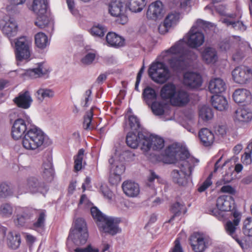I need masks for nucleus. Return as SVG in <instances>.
Wrapping results in <instances>:
<instances>
[{"label":"nucleus","mask_w":252,"mask_h":252,"mask_svg":"<svg viewBox=\"0 0 252 252\" xmlns=\"http://www.w3.org/2000/svg\"><path fill=\"white\" fill-rule=\"evenodd\" d=\"M206 23L198 19L184 37L176 42L169 49L161 53L158 56L159 61L153 63L148 69L151 79L158 84H163L171 77V72L164 62H167L174 71H180L187 66V60L196 58V55L186 48L188 46L196 48L204 42V35L197 28H204Z\"/></svg>","instance_id":"nucleus-1"},{"label":"nucleus","mask_w":252,"mask_h":252,"mask_svg":"<svg viewBox=\"0 0 252 252\" xmlns=\"http://www.w3.org/2000/svg\"><path fill=\"white\" fill-rule=\"evenodd\" d=\"M165 162L175 163L179 169H174L171 173L172 181L180 186H185L190 179L195 163L198 160L189 156L188 151L182 150L174 145H170L165 151Z\"/></svg>","instance_id":"nucleus-2"},{"label":"nucleus","mask_w":252,"mask_h":252,"mask_svg":"<svg viewBox=\"0 0 252 252\" xmlns=\"http://www.w3.org/2000/svg\"><path fill=\"white\" fill-rule=\"evenodd\" d=\"M91 213L101 232L114 236L121 232L119 219L103 214L96 207L91 208Z\"/></svg>","instance_id":"nucleus-3"},{"label":"nucleus","mask_w":252,"mask_h":252,"mask_svg":"<svg viewBox=\"0 0 252 252\" xmlns=\"http://www.w3.org/2000/svg\"><path fill=\"white\" fill-rule=\"evenodd\" d=\"M46 134L35 126H31L24 135L22 145L29 150H35L41 148L45 143Z\"/></svg>","instance_id":"nucleus-4"},{"label":"nucleus","mask_w":252,"mask_h":252,"mask_svg":"<svg viewBox=\"0 0 252 252\" xmlns=\"http://www.w3.org/2000/svg\"><path fill=\"white\" fill-rule=\"evenodd\" d=\"M234 202L231 196H220L217 199L216 205H211L208 208L207 213L222 220L225 217V212L231 210Z\"/></svg>","instance_id":"nucleus-5"},{"label":"nucleus","mask_w":252,"mask_h":252,"mask_svg":"<svg viewBox=\"0 0 252 252\" xmlns=\"http://www.w3.org/2000/svg\"><path fill=\"white\" fill-rule=\"evenodd\" d=\"M88 237L87 224L82 218H78L74 221L73 228L70 229L68 240H71L76 245L85 244Z\"/></svg>","instance_id":"nucleus-6"},{"label":"nucleus","mask_w":252,"mask_h":252,"mask_svg":"<svg viewBox=\"0 0 252 252\" xmlns=\"http://www.w3.org/2000/svg\"><path fill=\"white\" fill-rule=\"evenodd\" d=\"M233 220H229L226 222L224 227L226 233L235 240L238 244L243 247L244 243L241 238V233L239 229V224L241 220V215L237 211L232 213Z\"/></svg>","instance_id":"nucleus-7"},{"label":"nucleus","mask_w":252,"mask_h":252,"mask_svg":"<svg viewBox=\"0 0 252 252\" xmlns=\"http://www.w3.org/2000/svg\"><path fill=\"white\" fill-rule=\"evenodd\" d=\"M139 138H142L141 149L144 152H147L151 149L154 150H159L164 147V140L157 135L148 133H139Z\"/></svg>","instance_id":"nucleus-8"},{"label":"nucleus","mask_w":252,"mask_h":252,"mask_svg":"<svg viewBox=\"0 0 252 252\" xmlns=\"http://www.w3.org/2000/svg\"><path fill=\"white\" fill-rule=\"evenodd\" d=\"M108 10L111 16L117 18L116 21L119 24L124 25L127 22L126 7L121 0H112L109 4Z\"/></svg>","instance_id":"nucleus-9"},{"label":"nucleus","mask_w":252,"mask_h":252,"mask_svg":"<svg viewBox=\"0 0 252 252\" xmlns=\"http://www.w3.org/2000/svg\"><path fill=\"white\" fill-rule=\"evenodd\" d=\"M189 241L191 248L194 252H203L212 244L210 237L197 233L192 234Z\"/></svg>","instance_id":"nucleus-10"},{"label":"nucleus","mask_w":252,"mask_h":252,"mask_svg":"<svg viewBox=\"0 0 252 252\" xmlns=\"http://www.w3.org/2000/svg\"><path fill=\"white\" fill-rule=\"evenodd\" d=\"M30 42L26 37L18 38L15 42V54L17 61L28 59L30 57Z\"/></svg>","instance_id":"nucleus-11"},{"label":"nucleus","mask_w":252,"mask_h":252,"mask_svg":"<svg viewBox=\"0 0 252 252\" xmlns=\"http://www.w3.org/2000/svg\"><path fill=\"white\" fill-rule=\"evenodd\" d=\"M26 187L28 191L31 193H41L43 195L47 193L49 189L45 182L39 181L38 178L33 176L27 179Z\"/></svg>","instance_id":"nucleus-12"},{"label":"nucleus","mask_w":252,"mask_h":252,"mask_svg":"<svg viewBox=\"0 0 252 252\" xmlns=\"http://www.w3.org/2000/svg\"><path fill=\"white\" fill-rule=\"evenodd\" d=\"M232 78L237 83H246L252 77V70L246 66H239L235 67L232 71Z\"/></svg>","instance_id":"nucleus-13"},{"label":"nucleus","mask_w":252,"mask_h":252,"mask_svg":"<svg viewBox=\"0 0 252 252\" xmlns=\"http://www.w3.org/2000/svg\"><path fill=\"white\" fill-rule=\"evenodd\" d=\"M17 28V23L12 18L5 17L0 20V28L3 33L9 38L16 35Z\"/></svg>","instance_id":"nucleus-14"},{"label":"nucleus","mask_w":252,"mask_h":252,"mask_svg":"<svg viewBox=\"0 0 252 252\" xmlns=\"http://www.w3.org/2000/svg\"><path fill=\"white\" fill-rule=\"evenodd\" d=\"M32 126L27 125L22 119H16L13 123L11 128V135L13 139L18 140L21 138Z\"/></svg>","instance_id":"nucleus-15"},{"label":"nucleus","mask_w":252,"mask_h":252,"mask_svg":"<svg viewBox=\"0 0 252 252\" xmlns=\"http://www.w3.org/2000/svg\"><path fill=\"white\" fill-rule=\"evenodd\" d=\"M164 9L162 3L157 0L152 3L148 7L147 17L148 19L156 20L160 19L163 15Z\"/></svg>","instance_id":"nucleus-16"},{"label":"nucleus","mask_w":252,"mask_h":252,"mask_svg":"<svg viewBox=\"0 0 252 252\" xmlns=\"http://www.w3.org/2000/svg\"><path fill=\"white\" fill-rule=\"evenodd\" d=\"M184 82L186 85L191 88H198L202 84L201 77L197 73L187 72L184 75Z\"/></svg>","instance_id":"nucleus-17"},{"label":"nucleus","mask_w":252,"mask_h":252,"mask_svg":"<svg viewBox=\"0 0 252 252\" xmlns=\"http://www.w3.org/2000/svg\"><path fill=\"white\" fill-rule=\"evenodd\" d=\"M13 101L19 107L26 109L31 106L32 99L29 92L25 91L20 93Z\"/></svg>","instance_id":"nucleus-18"},{"label":"nucleus","mask_w":252,"mask_h":252,"mask_svg":"<svg viewBox=\"0 0 252 252\" xmlns=\"http://www.w3.org/2000/svg\"><path fill=\"white\" fill-rule=\"evenodd\" d=\"M234 100L237 103L248 104L251 102L252 96L249 91L245 89H238L233 94Z\"/></svg>","instance_id":"nucleus-19"},{"label":"nucleus","mask_w":252,"mask_h":252,"mask_svg":"<svg viewBox=\"0 0 252 252\" xmlns=\"http://www.w3.org/2000/svg\"><path fill=\"white\" fill-rule=\"evenodd\" d=\"M189 95L187 92L183 89H178L171 104L175 106H184L189 102Z\"/></svg>","instance_id":"nucleus-20"},{"label":"nucleus","mask_w":252,"mask_h":252,"mask_svg":"<svg viewBox=\"0 0 252 252\" xmlns=\"http://www.w3.org/2000/svg\"><path fill=\"white\" fill-rule=\"evenodd\" d=\"M122 187L124 193L129 197H136L140 192L138 184L130 180L125 181Z\"/></svg>","instance_id":"nucleus-21"},{"label":"nucleus","mask_w":252,"mask_h":252,"mask_svg":"<svg viewBox=\"0 0 252 252\" xmlns=\"http://www.w3.org/2000/svg\"><path fill=\"white\" fill-rule=\"evenodd\" d=\"M177 90L178 89L175 84L172 82L167 83L162 87L160 96L163 99L169 100L171 102Z\"/></svg>","instance_id":"nucleus-22"},{"label":"nucleus","mask_w":252,"mask_h":252,"mask_svg":"<svg viewBox=\"0 0 252 252\" xmlns=\"http://www.w3.org/2000/svg\"><path fill=\"white\" fill-rule=\"evenodd\" d=\"M226 88L225 82L220 78L212 79L209 83V91L212 94H216V95L224 92Z\"/></svg>","instance_id":"nucleus-23"},{"label":"nucleus","mask_w":252,"mask_h":252,"mask_svg":"<svg viewBox=\"0 0 252 252\" xmlns=\"http://www.w3.org/2000/svg\"><path fill=\"white\" fill-rule=\"evenodd\" d=\"M252 119V113L248 109L239 108L234 114V120L235 122L247 123Z\"/></svg>","instance_id":"nucleus-24"},{"label":"nucleus","mask_w":252,"mask_h":252,"mask_svg":"<svg viewBox=\"0 0 252 252\" xmlns=\"http://www.w3.org/2000/svg\"><path fill=\"white\" fill-rule=\"evenodd\" d=\"M198 136L201 142L206 147L211 145L215 139L214 134L207 128H202L198 133Z\"/></svg>","instance_id":"nucleus-25"},{"label":"nucleus","mask_w":252,"mask_h":252,"mask_svg":"<svg viewBox=\"0 0 252 252\" xmlns=\"http://www.w3.org/2000/svg\"><path fill=\"white\" fill-rule=\"evenodd\" d=\"M203 61L207 64L215 63L218 60L216 50L212 47H206L201 53Z\"/></svg>","instance_id":"nucleus-26"},{"label":"nucleus","mask_w":252,"mask_h":252,"mask_svg":"<svg viewBox=\"0 0 252 252\" xmlns=\"http://www.w3.org/2000/svg\"><path fill=\"white\" fill-rule=\"evenodd\" d=\"M6 243L9 248L13 250L17 249L21 244L20 234L16 232H9L6 237Z\"/></svg>","instance_id":"nucleus-27"},{"label":"nucleus","mask_w":252,"mask_h":252,"mask_svg":"<svg viewBox=\"0 0 252 252\" xmlns=\"http://www.w3.org/2000/svg\"><path fill=\"white\" fill-rule=\"evenodd\" d=\"M146 133L144 131L138 132V134L136 135L135 133L132 132H129L127 133L126 138V142L127 145L131 147V148H136L139 144H141L142 146V138H139V133Z\"/></svg>","instance_id":"nucleus-28"},{"label":"nucleus","mask_w":252,"mask_h":252,"mask_svg":"<svg viewBox=\"0 0 252 252\" xmlns=\"http://www.w3.org/2000/svg\"><path fill=\"white\" fill-rule=\"evenodd\" d=\"M41 175L46 181H51L53 178L54 169L52 163L50 160L44 161L42 167Z\"/></svg>","instance_id":"nucleus-29"},{"label":"nucleus","mask_w":252,"mask_h":252,"mask_svg":"<svg viewBox=\"0 0 252 252\" xmlns=\"http://www.w3.org/2000/svg\"><path fill=\"white\" fill-rule=\"evenodd\" d=\"M211 103L213 106L220 111H223L228 107L227 101L225 97L220 95L212 96Z\"/></svg>","instance_id":"nucleus-30"},{"label":"nucleus","mask_w":252,"mask_h":252,"mask_svg":"<svg viewBox=\"0 0 252 252\" xmlns=\"http://www.w3.org/2000/svg\"><path fill=\"white\" fill-rule=\"evenodd\" d=\"M47 8V0H34L32 10L38 16L45 15Z\"/></svg>","instance_id":"nucleus-31"},{"label":"nucleus","mask_w":252,"mask_h":252,"mask_svg":"<svg viewBox=\"0 0 252 252\" xmlns=\"http://www.w3.org/2000/svg\"><path fill=\"white\" fill-rule=\"evenodd\" d=\"M142 97L146 103L150 106L151 104L156 100L157 94L155 89L148 86L144 89Z\"/></svg>","instance_id":"nucleus-32"},{"label":"nucleus","mask_w":252,"mask_h":252,"mask_svg":"<svg viewBox=\"0 0 252 252\" xmlns=\"http://www.w3.org/2000/svg\"><path fill=\"white\" fill-rule=\"evenodd\" d=\"M106 39L108 44L113 47L122 46L124 44V39L114 32H109Z\"/></svg>","instance_id":"nucleus-33"},{"label":"nucleus","mask_w":252,"mask_h":252,"mask_svg":"<svg viewBox=\"0 0 252 252\" xmlns=\"http://www.w3.org/2000/svg\"><path fill=\"white\" fill-rule=\"evenodd\" d=\"M34 41L36 46L40 49L45 48L49 44L47 36L42 32L34 35Z\"/></svg>","instance_id":"nucleus-34"},{"label":"nucleus","mask_w":252,"mask_h":252,"mask_svg":"<svg viewBox=\"0 0 252 252\" xmlns=\"http://www.w3.org/2000/svg\"><path fill=\"white\" fill-rule=\"evenodd\" d=\"M45 210H40L37 218V220L33 224L32 228L39 232L42 231L45 226Z\"/></svg>","instance_id":"nucleus-35"},{"label":"nucleus","mask_w":252,"mask_h":252,"mask_svg":"<svg viewBox=\"0 0 252 252\" xmlns=\"http://www.w3.org/2000/svg\"><path fill=\"white\" fill-rule=\"evenodd\" d=\"M241 17V16H239L237 21L230 20L228 18H224L222 20V22L225 24L227 26H231L232 27L236 30L244 31L246 30V26L242 22L239 20Z\"/></svg>","instance_id":"nucleus-36"},{"label":"nucleus","mask_w":252,"mask_h":252,"mask_svg":"<svg viewBox=\"0 0 252 252\" xmlns=\"http://www.w3.org/2000/svg\"><path fill=\"white\" fill-rule=\"evenodd\" d=\"M32 216V214L27 210H24L22 213L18 214L14 220V223L18 226H23Z\"/></svg>","instance_id":"nucleus-37"},{"label":"nucleus","mask_w":252,"mask_h":252,"mask_svg":"<svg viewBox=\"0 0 252 252\" xmlns=\"http://www.w3.org/2000/svg\"><path fill=\"white\" fill-rule=\"evenodd\" d=\"M48 72V69L45 67L42 63H39L36 68L28 70L27 73L34 77H40Z\"/></svg>","instance_id":"nucleus-38"},{"label":"nucleus","mask_w":252,"mask_h":252,"mask_svg":"<svg viewBox=\"0 0 252 252\" xmlns=\"http://www.w3.org/2000/svg\"><path fill=\"white\" fill-rule=\"evenodd\" d=\"M146 0H129L128 7L133 12H139L146 5Z\"/></svg>","instance_id":"nucleus-39"},{"label":"nucleus","mask_w":252,"mask_h":252,"mask_svg":"<svg viewBox=\"0 0 252 252\" xmlns=\"http://www.w3.org/2000/svg\"><path fill=\"white\" fill-rule=\"evenodd\" d=\"M180 15L176 12H171L166 17L164 22L167 26L171 28L175 26L179 22Z\"/></svg>","instance_id":"nucleus-40"},{"label":"nucleus","mask_w":252,"mask_h":252,"mask_svg":"<svg viewBox=\"0 0 252 252\" xmlns=\"http://www.w3.org/2000/svg\"><path fill=\"white\" fill-rule=\"evenodd\" d=\"M13 212L12 205L8 203H4L0 206V215L3 218L10 217Z\"/></svg>","instance_id":"nucleus-41"},{"label":"nucleus","mask_w":252,"mask_h":252,"mask_svg":"<svg viewBox=\"0 0 252 252\" xmlns=\"http://www.w3.org/2000/svg\"><path fill=\"white\" fill-rule=\"evenodd\" d=\"M13 194L12 188L6 183H2L0 184V197L5 198Z\"/></svg>","instance_id":"nucleus-42"},{"label":"nucleus","mask_w":252,"mask_h":252,"mask_svg":"<svg viewBox=\"0 0 252 252\" xmlns=\"http://www.w3.org/2000/svg\"><path fill=\"white\" fill-rule=\"evenodd\" d=\"M199 116L200 118L203 120L208 121L213 118V114L212 109L210 107L204 105L200 108Z\"/></svg>","instance_id":"nucleus-43"},{"label":"nucleus","mask_w":252,"mask_h":252,"mask_svg":"<svg viewBox=\"0 0 252 252\" xmlns=\"http://www.w3.org/2000/svg\"><path fill=\"white\" fill-rule=\"evenodd\" d=\"M153 113L157 116L162 115L164 113L165 105L160 102L154 101L150 105Z\"/></svg>","instance_id":"nucleus-44"},{"label":"nucleus","mask_w":252,"mask_h":252,"mask_svg":"<svg viewBox=\"0 0 252 252\" xmlns=\"http://www.w3.org/2000/svg\"><path fill=\"white\" fill-rule=\"evenodd\" d=\"M93 116V108H91L86 112L84 117L83 127L85 130H91L94 128V126L92 124Z\"/></svg>","instance_id":"nucleus-45"},{"label":"nucleus","mask_w":252,"mask_h":252,"mask_svg":"<svg viewBox=\"0 0 252 252\" xmlns=\"http://www.w3.org/2000/svg\"><path fill=\"white\" fill-rule=\"evenodd\" d=\"M84 152V150L81 149L79 150L77 155L74 157V169L76 171H79L82 168V163Z\"/></svg>","instance_id":"nucleus-46"},{"label":"nucleus","mask_w":252,"mask_h":252,"mask_svg":"<svg viewBox=\"0 0 252 252\" xmlns=\"http://www.w3.org/2000/svg\"><path fill=\"white\" fill-rule=\"evenodd\" d=\"M54 95V92L48 89H39L36 92V97L40 101H42L44 98L52 97Z\"/></svg>","instance_id":"nucleus-47"},{"label":"nucleus","mask_w":252,"mask_h":252,"mask_svg":"<svg viewBox=\"0 0 252 252\" xmlns=\"http://www.w3.org/2000/svg\"><path fill=\"white\" fill-rule=\"evenodd\" d=\"M106 32V28L100 24L94 26L91 30V34L94 36L98 37L103 36Z\"/></svg>","instance_id":"nucleus-48"},{"label":"nucleus","mask_w":252,"mask_h":252,"mask_svg":"<svg viewBox=\"0 0 252 252\" xmlns=\"http://www.w3.org/2000/svg\"><path fill=\"white\" fill-rule=\"evenodd\" d=\"M244 234L249 237H252V218H247L243 222Z\"/></svg>","instance_id":"nucleus-49"},{"label":"nucleus","mask_w":252,"mask_h":252,"mask_svg":"<svg viewBox=\"0 0 252 252\" xmlns=\"http://www.w3.org/2000/svg\"><path fill=\"white\" fill-rule=\"evenodd\" d=\"M128 123L130 128L133 130H137L140 127L139 120L134 115H130L128 117Z\"/></svg>","instance_id":"nucleus-50"},{"label":"nucleus","mask_w":252,"mask_h":252,"mask_svg":"<svg viewBox=\"0 0 252 252\" xmlns=\"http://www.w3.org/2000/svg\"><path fill=\"white\" fill-rule=\"evenodd\" d=\"M96 56L95 51L87 53L81 59V63L85 65H90L93 63Z\"/></svg>","instance_id":"nucleus-51"},{"label":"nucleus","mask_w":252,"mask_h":252,"mask_svg":"<svg viewBox=\"0 0 252 252\" xmlns=\"http://www.w3.org/2000/svg\"><path fill=\"white\" fill-rule=\"evenodd\" d=\"M99 190L103 196L108 200H112L113 197V192L109 189L106 184L101 183L99 188Z\"/></svg>","instance_id":"nucleus-52"},{"label":"nucleus","mask_w":252,"mask_h":252,"mask_svg":"<svg viewBox=\"0 0 252 252\" xmlns=\"http://www.w3.org/2000/svg\"><path fill=\"white\" fill-rule=\"evenodd\" d=\"M125 171V167L122 163H115L111 168V172L121 176Z\"/></svg>","instance_id":"nucleus-53"},{"label":"nucleus","mask_w":252,"mask_h":252,"mask_svg":"<svg viewBox=\"0 0 252 252\" xmlns=\"http://www.w3.org/2000/svg\"><path fill=\"white\" fill-rule=\"evenodd\" d=\"M183 207V206L179 203V202H176L174 203L171 207V211L174 215L172 216V217L169 220V222L171 221L172 220H173L175 216L179 215L182 211V209Z\"/></svg>","instance_id":"nucleus-54"},{"label":"nucleus","mask_w":252,"mask_h":252,"mask_svg":"<svg viewBox=\"0 0 252 252\" xmlns=\"http://www.w3.org/2000/svg\"><path fill=\"white\" fill-rule=\"evenodd\" d=\"M49 23V20L47 17L45 15L38 16V21L35 22L36 26L39 28L42 29L45 28Z\"/></svg>","instance_id":"nucleus-55"},{"label":"nucleus","mask_w":252,"mask_h":252,"mask_svg":"<svg viewBox=\"0 0 252 252\" xmlns=\"http://www.w3.org/2000/svg\"><path fill=\"white\" fill-rule=\"evenodd\" d=\"M211 177L212 175H210L209 177L206 179V180L200 185L198 188V190L199 192H202L204 191L212 184Z\"/></svg>","instance_id":"nucleus-56"},{"label":"nucleus","mask_w":252,"mask_h":252,"mask_svg":"<svg viewBox=\"0 0 252 252\" xmlns=\"http://www.w3.org/2000/svg\"><path fill=\"white\" fill-rule=\"evenodd\" d=\"M233 179L232 173H226L223 178L216 183L217 186H220L225 183L230 182Z\"/></svg>","instance_id":"nucleus-57"},{"label":"nucleus","mask_w":252,"mask_h":252,"mask_svg":"<svg viewBox=\"0 0 252 252\" xmlns=\"http://www.w3.org/2000/svg\"><path fill=\"white\" fill-rule=\"evenodd\" d=\"M109 180L110 184L112 185H117L120 182L121 180V176L119 175V174H116L114 172L110 171Z\"/></svg>","instance_id":"nucleus-58"},{"label":"nucleus","mask_w":252,"mask_h":252,"mask_svg":"<svg viewBox=\"0 0 252 252\" xmlns=\"http://www.w3.org/2000/svg\"><path fill=\"white\" fill-rule=\"evenodd\" d=\"M75 252H98L97 249L93 248L91 245H88L86 248H77L75 249Z\"/></svg>","instance_id":"nucleus-59"},{"label":"nucleus","mask_w":252,"mask_h":252,"mask_svg":"<svg viewBox=\"0 0 252 252\" xmlns=\"http://www.w3.org/2000/svg\"><path fill=\"white\" fill-rule=\"evenodd\" d=\"M68 8L71 13L74 15L78 14V11L75 8L74 0H66Z\"/></svg>","instance_id":"nucleus-60"},{"label":"nucleus","mask_w":252,"mask_h":252,"mask_svg":"<svg viewBox=\"0 0 252 252\" xmlns=\"http://www.w3.org/2000/svg\"><path fill=\"white\" fill-rule=\"evenodd\" d=\"M216 135L223 137L226 134V126H218L215 128Z\"/></svg>","instance_id":"nucleus-61"},{"label":"nucleus","mask_w":252,"mask_h":252,"mask_svg":"<svg viewBox=\"0 0 252 252\" xmlns=\"http://www.w3.org/2000/svg\"><path fill=\"white\" fill-rule=\"evenodd\" d=\"M220 191L223 193H227L234 194L235 193V189L230 185L223 186L220 189Z\"/></svg>","instance_id":"nucleus-62"},{"label":"nucleus","mask_w":252,"mask_h":252,"mask_svg":"<svg viewBox=\"0 0 252 252\" xmlns=\"http://www.w3.org/2000/svg\"><path fill=\"white\" fill-rule=\"evenodd\" d=\"M158 180V176L153 171H150V175L148 179V185L152 187V183L155 180Z\"/></svg>","instance_id":"nucleus-63"},{"label":"nucleus","mask_w":252,"mask_h":252,"mask_svg":"<svg viewBox=\"0 0 252 252\" xmlns=\"http://www.w3.org/2000/svg\"><path fill=\"white\" fill-rule=\"evenodd\" d=\"M92 94V91L90 89L87 90L84 94L85 97V103L84 104V107H87L88 106V103L91 101L92 98L91 95Z\"/></svg>","instance_id":"nucleus-64"}]
</instances>
